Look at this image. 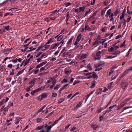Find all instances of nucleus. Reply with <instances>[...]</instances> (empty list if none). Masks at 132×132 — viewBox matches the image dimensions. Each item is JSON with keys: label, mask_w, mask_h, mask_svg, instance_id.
I'll use <instances>...</instances> for the list:
<instances>
[{"label": "nucleus", "mask_w": 132, "mask_h": 132, "mask_svg": "<svg viewBox=\"0 0 132 132\" xmlns=\"http://www.w3.org/2000/svg\"><path fill=\"white\" fill-rule=\"evenodd\" d=\"M11 79L12 78L11 77L6 78V80L9 82H10L11 81Z\"/></svg>", "instance_id": "nucleus-59"}, {"label": "nucleus", "mask_w": 132, "mask_h": 132, "mask_svg": "<svg viewBox=\"0 0 132 132\" xmlns=\"http://www.w3.org/2000/svg\"><path fill=\"white\" fill-rule=\"evenodd\" d=\"M122 15L120 16V20H122V19H123L125 17V14L122 13H121Z\"/></svg>", "instance_id": "nucleus-33"}, {"label": "nucleus", "mask_w": 132, "mask_h": 132, "mask_svg": "<svg viewBox=\"0 0 132 132\" xmlns=\"http://www.w3.org/2000/svg\"><path fill=\"white\" fill-rule=\"evenodd\" d=\"M47 126V124H45L41 126H37V127L35 128V130H41L42 129H43L44 128H46Z\"/></svg>", "instance_id": "nucleus-3"}, {"label": "nucleus", "mask_w": 132, "mask_h": 132, "mask_svg": "<svg viewBox=\"0 0 132 132\" xmlns=\"http://www.w3.org/2000/svg\"><path fill=\"white\" fill-rule=\"evenodd\" d=\"M91 11V10L90 9H89L88 11H87L86 13L85 14V16L84 17L86 16L87 14L89 13Z\"/></svg>", "instance_id": "nucleus-57"}, {"label": "nucleus", "mask_w": 132, "mask_h": 132, "mask_svg": "<svg viewBox=\"0 0 132 132\" xmlns=\"http://www.w3.org/2000/svg\"><path fill=\"white\" fill-rule=\"evenodd\" d=\"M104 64V63H97L94 64L95 68H98L100 67L102 65Z\"/></svg>", "instance_id": "nucleus-14"}, {"label": "nucleus", "mask_w": 132, "mask_h": 132, "mask_svg": "<svg viewBox=\"0 0 132 132\" xmlns=\"http://www.w3.org/2000/svg\"><path fill=\"white\" fill-rule=\"evenodd\" d=\"M72 72V71L71 70H65V73L66 74H70Z\"/></svg>", "instance_id": "nucleus-34"}, {"label": "nucleus", "mask_w": 132, "mask_h": 132, "mask_svg": "<svg viewBox=\"0 0 132 132\" xmlns=\"http://www.w3.org/2000/svg\"><path fill=\"white\" fill-rule=\"evenodd\" d=\"M55 124L53 123L50 126H48V125L47 124V127H48V130H51V128L54 126Z\"/></svg>", "instance_id": "nucleus-15"}, {"label": "nucleus", "mask_w": 132, "mask_h": 132, "mask_svg": "<svg viewBox=\"0 0 132 132\" xmlns=\"http://www.w3.org/2000/svg\"><path fill=\"white\" fill-rule=\"evenodd\" d=\"M47 62H42V63H40L39 64L37 65L36 67V68L38 69L40 68L41 67H42Z\"/></svg>", "instance_id": "nucleus-7"}, {"label": "nucleus", "mask_w": 132, "mask_h": 132, "mask_svg": "<svg viewBox=\"0 0 132 132\" xmlns=\"http://www.w3.org/2000/svg\"><path fill=\"white\" fill-rule=\"evenodd\" d=\"M131 108H132V106H128L127 107H124L123 108V111L122 112H123L126 109H128Z\"/></svg>", "instance_id": "nucleus-41"}, {"label": "nucleus", "mask_w": 132, "mask_h": 132, "mask_svg": "<svg viewBox=\"0 0 132 132\" xmlns=\"http://www.w3.org/2000/svg\"><path fill=\"white\" fill-rule=\"evenodd\" d=\"M48 44H47V43L44 46H43V47H44L45 48V49H43V50H46L47 49L49 48L50 45H48Z\"/></svg>", "instance_id": "nucleus-27"}, {"label": "nucleus", "mask_w": 132, "mask_h": 132, "mask_svg": "<svg viewBox=\"0 0 132 132\" xmlns=\"http://www.w3.org/2000/svg\"><path fill=\"white\" fill-rule=\"evenodd\" d=\"M68 82V80L67 79L64 78L63 80L61 81V82L62 84L66 83Z\"/></svg>", "instance_id": "nucleus-32"}, {"label": "nucleus", "mask_w": 132, "mask_h": 132, "mask_svg": "<svg viewBox=\"0 0 132 132\" xmlns=\"http://www.w3.org/2000/svg\"><path fill=\"white\" fill-rule=\"evenodd\" d=\"M43 47V45H41L40 46H39L38 47L37 49L36 50V51H39L40 49H42V48Z\"/></svg>", "instance_id": "nucleus-40"}, {"label": "nucleus", "mask_w": 132, "mask_h": 132, "mask_svg": "<svg viewBox=\"0 0 132 132\" xmlns=\"http://www.w3.org/2000/svg\"><path fill=\"white\" fill-rule=\"evenodd\" d=\"M87 56L88 55L87 54H83L80 56L79 57V59L80 60H81L86 58Z\"/></svg>", "instance_id": "nucleus-8"}, {"label": "nucleus", "mask_w": 132, "mask_h": 132, "mask_svg": "<svg viewBox=\"0 0 132 132\" xmlns=\"http://www.w3.org/2000/svg\"><path fill=\"white\" fill-rule=\"evenodd\" d=\"M56 82V80L54 79L53 81L52 82V84L53 85H51L50 86V88L51 89H53L55 85V83Z\"/></svg>", "instance_id": "nucleus-13"}, {"label": "nucleus", "mask_w": 132, "mask_h": 132, "mask_svg": "<svg viewBox=\"0 0 132 132\" xmlns=\"http://www.w3.org/2000/svg\"><path fill=\"white\" fill-rule=\"evenodd\" d=\"M115 57V56H107L106 57V59H112L114 58Z\"/></svg>", "instance_id": "nucleus-49"}, {"label": "nucleus", "mask_w": 132, "mask_h": 132, "mask_svg": "<svg viewBox=\"0 0 132 132\" xmlns=\"http://www.w3.org/2000/svg\"><path fill=\"white\" fill-rule=\"evenodd\" d=\"M91 95L89 93V94H87V95L86 96V101L88 98L89 97V96Z\"/></svg>", "instance_id": "nucleus-53"}, {"label": "nucleus", "mask_w": 132, "mask_h": 132, "mask_svg": "<svg viewBox=\"0 0 132 132\" xmlns=\"http://www.w3.org/2000/svg\"><path fill=\"white\" fill-rule=\"evenodd\" d=\"M18 60V59L16 58L15 60H13L11 61H12L14 63H16L17 62Z\"/></svg>", "instance_id": "nucleus-52"}, {"label": "nucleus", "mask_w": 132, "mask_h": 132, "mask_svg": "<svg viewBox=\"0 0 132 132\" xmlns=\"http://www.w3.org/2000/svg\"><path fill=\"white\" fill-rule=\"evenodd\" d=\"M57 94L56 93H53L52 96L53 97H55L57 96Z\"/></svg>", "instance_id": "nucleus-45"}, {"label": "nucleus", "mask_w": 132, "mask_h": 132, "mask_svg": "<svg viewBox=\"0 0 132 132\" xmlns=\"http://www.w3.org/2000/svg\"><path fill=\"white\" fill-rule=\"evenodd\" d=\"M35 79L34 78L32 80L30 81L29 83V84H32L33 85H34V83L35 81Z\"/></svg>", "instance_id": "nucleus-18"}, {"label": "nucleus", "mask_w": 132, "mask_h": 132, "mask_svg": "<svg viewBox=\"0 0 132 132\" xmlns=\"http://www.w3.org/2000/svg\"><path fill=\"white\" fill-rule=\"evenodd\" d=\"M71 124H69L68 125L66 126L65 128V130L63 131V132H65V130L68 128L69 127L71 126Z\"/></svg>", "instance_id": "nucleus-36"}, {"label": "nucleus", "mask_w": 132, "mask_h": 132, "mask_svg": "<svg viewBox=\"0 0 132 132\" xmlns=\"http://www.w3.org/2000/svg\"><path fill=\"white\" fill-rule=\"evenodd\" d=\"M5 100L4 99H3L0 102V106L3 104L5 102Z\"/></svg>", "instance_id": "nucleus-35"}, {"label": "nucleus", "mask_w": 132, "mask_h": 132, "mask_svg": "<svg viewBox=\"0 0 132 132\" xmlns=\"http://www.w3.org/2000/svg\"><path fill=\"white\" fill-rule=\"evenodd\" d=\"M85 7L84 6L83 7H80L79 8V12H80L81 11H83L85 9Z\"/></svg>", "instance_id": "nucleus-21"}, {"label": "nucleus", "mask_w": 132, "mask_h": 132, "mask_svg": "<svg viewBox=\"0 0 132 132\" xmlns=\"http://www.w3.org/2000/svg\"><path fill=\"white\" fill-rule=\"evenodd\" d=\"M110 72H109V75H111V74L113 73L114 71V70L112 69H110Z\"/></svg>", "instance_id": "nucleus-46"}, {"label": "nucleus", "mask_w": 132, "mask_h": 132, "mask_svg": "<svg viewBox=\"0 0 132 132\" xmlns=\"http://www.w3.org/2000/svg\"><path fill=\"white\" fill-rule=\"evenodd\" d=\"M60 45L59 43H56L54 45L53 44L50 47V49H53L55 48H57V47H58Z\"/></svg>", "instance_id": "nucleus-6"}, {"label": "nucleus", "mask_w": 132, "mask_h": 132, "mask_svg": "<svg viewBox=\"0 0 132 132\" xmlns=\"http://www.w3.org/2000/svg\"><path fill=\"white\" fill-rule=\"evenodd\" d=\"M60 87V84H57L56 85L54 88V89L55 90H57Z\"/></svg>", "instance_id": "nucleus-26"}, {"label": "nucleus", "mask_w": 132, "mask_h": 132, "mask_svg": "<svg viewBox=\"0 0 132 132\" xmlns=\"http://www.w3.org/2000/svg\"><path fill=\"white\" fill-rule=\"evenodd\" d=\"M42 59L40 57L39 58H38L37 59V62H41V61L42 60Z\"/></svg>", "instance_id": "nucleus-60"}, {"label": "nucleus", "mask_w": 132, "mask_h": 132, "mask_svg": "<svg viewBox=\"0 0 132 132\" xmlns=\"http://www.w3.org/2000/svg\"><path fill=\"white\" fill-rule=\"evenodd\" d=\"M107 27H104L102 28L101 29V31L103 32H105V28H106Z\"/></svg>", "instance_id": "nucleus-56"}, {"label": "nucleus", "mask_w": 132, "mask_h": 132, "mask_svg": "<svg viewBox=\"0 0 132 132\" xmlns=\"http://www.w3.org/2000/svg\"><path fill=\"white\" fill-rule=\"evenodd\" d=\"M98 126L96 125H91V127L93 128L94 130H95L98 127Z\"/></svg>", "instance_id": "nucleus-22"}, {"label": "nucleus", "mask_w": 132, "mask_h": 132, "mask_svg": "<svg viewBox=\"0 0 132 132\" xmlns=\"http://www.w3.org/2000/svg\"><path fill=\"white\" fill-rule=\"evenodd\" d=\"M120 10L118 9H116L115 12H114L115 16H116L117 15V14H118L120 13Z\"/></svg>", "instance_id": "nucleus-28"}, {"label": "nucleus", "mask_w": 132, "mask_h": 132, "mask_svg": "<svg viewBox=\"0 0 132 132\" xmlns=\"http://www.w3.org/2000/svg\"><path fill=\"white\" fill-rule=\"evenodd\" d=\"M111 11L112 10L111 9L108 10L105 15V17H108L109 16V18L113 17L114 14L113 13H111Z\"/></svg>", "instance_id": "nucleus-2"}, {"label": "nucleus", "mask_w": 132, "mask_h": 132, "mask_svg": "<svg viewBox=\"0 0 132 132\" xmlns=\"http://www.w3.org/2000/svg\"><path fill=\"white\" fill-rule=\"evenodd\" d=\"M74 79V78H73L72 77L71 78V79H70V83H72V82H73Z\"/></svg>", "instance_id": "nucleus-61"}, {"label": "nucleus", "mask_w": 132, "mask_h": 132, "mask_svg": "<svg viewBox=\"0 0 132 132\" xmlns=\"http://www.w3.org/2000/svg\"><path fill=\"white\" fill-rule=\"evenodd\" d=\"M69 84H66L64 85L63 87L62 88V89H64L68 86L69 85Z\"/></svg>", "instance_id": "nucleus-55"}, {"label": "nucleus", "mask_w": 132, "mask_h": 132, "mask_svg": "<svg viewBox=\"0 0 132 132\" xmlns=\"http://www.w3.org/2000/svg\"><path fill=\"white\" fill-rule=\"evenodd\" d=\"M114 50V48L112 47H111L109 49H108V51L110 52H112Z\"/></svg>", "instance_id": "nucleus-48"}, {"label": "nucleus", "mask_w": 132, "mask_h": 132, "mask_svg": "<svg viewBox=\"0 0 132 132\" xmlns=\"http://www.w3.org/2000/svg\"><path fill=\"white\" fill-rule=\"evenodd\" d=\"M128 70H126L122 73V74L120 76L119 78V81H120L121 80L122 78L125 75H127L128 73Z\"/></svg>", "instance_id": "nucleus-5"}, {"label": "nucleus", "mask_w": 132, "mask_h": 132, "mask_svg": "<svg viewBox=\"0 0 132 132\" xmlns=\"http://www.w3.org/2000/svg\"><path fill=\"white\" fill-rule=\"evenodd\" d=\"M125 104V103H121L119 105L120 108H121L123 107Z\"/></svg>", "instance_id": "nucleus-38"}, {"label": "nucleus", "mask_w": 132, "mask_h": 132, "mask_svg": "<svg viewBox=\"0 0 132 132\" xmlns=\"http://www.w3.org/2000/svg\"><path fill=\"white\" fill-rule=\"evenodd\" d=\"M120 53V51H117L115 52H114L113 53H110L109 54H112L113 55L115 56H116L117 55Z\"/></svg>", "instance_id": "nucleus-12"}, {"label": "nucleus", "mask_w": 132, "mask_h": 132, "mask_svg": "<svg viewBox=\"0 0 132 132\" xmlns=\"http://www.w3.org/2000/svg\"><path fill=\"white\" fill-rule=\"evenodd\" d=\"M82 36V35H81V34H79L78 36L77 37L76 40L79 42Z\"/></svg>", "instance_id": "nucleus-25"}, {"label": "nucleus", "mask_w": 132, "mask_h": 132, "mask_svg": "<svg viewBox=\"0 0 132 132\" xmlns=\"http://www.w3.org/2000/svg\"><path fill=\"white\" fill-rule=\"evenodd\" d=\"M91 29L90 28L88 25H86L85 26V30H89Z\"/></svg>", "instance_id": "nucleus-30"}, {"label": "nucleus", "mask_w": 132, "mask_h": 132, "mask_svg": "<svg viewBox=\"0 0 132 132\" xmlns=\"http://www.w3.org/2000/svg\"><path fill=\"white\" fill-rule=\"evenodd\" d=\"M20 120L19 119H16L15 120V121L14 122V123L15 124H18Z\"/></svg>", "instance_id": "nucleus-50"}, {"label": "nucleus", "mask_w": 132, "mask_h": 132, "mask_svg": "<svg viewBox=\"0 0 132 132\" xmlns=\"http://www.w3.org/2000/svg\"><path fill=\"white\" fill-rule=\"evenodd\" d=\"M63 36L61 35L58 37L57 39V40L58 41H59L62 39L63 38Z\"/></svg>", "instance_id": "nucleus-24"}, {"label": "nucleus", "mask_w": 132, "mask_h": 132, "mask_svg": "<svg viewBox=\"0 0 132 132\" xmlns=\"http://www.w3.org/2000/svg\"><path fill=\"white\" fill-rule=\"evenodd\" d=\"M101 52L100 51H98V52H97L96 53V56L98 57L97 58V60H100V59L101 58Z\"/></svg>", "instance_id": "nucleus-9"}, {"label": "nucleus", "mask_w": 132, "mask_h": 132, "mask_svg": "<svg viewBox=\"0 0 132 132\" xmlns=\"http://www.w3.org/2000/svg\"><path fill=\"white\" fill-rule=\"evenodd\" d=\"M65 98H61L58 101V103L59 104H60L63 101H65Z\"/></svg>", "instance_id": "nucleus-17"}, {"label": "nucleus", "mask_w": 132, "mask_h": 132, "mask_svg": "<svg viewBox=\"0 0 132 132\" xmlns=\"http://www.w3.org/2000/svg\"><path fill=\"white\" fill-rule=\"evenodd\" d=\"M125 40L124 41L123 43L120 45V47H123L125 46L126 45H125Z\"/></svg>", "instance_id": "nucleus-39"}, {"label": "nucleus", "mask_w": 132, "mask_h": 132, "mask_svg": "<svg viewBox=\"0 0 132 132\" xmlns=\"http://www.w3.org/2000/svg\"><path fill=\"white\" fill-rule=\"evenodd\" d=\"M103 92L102 89L101 88H100L96 90L95 92L96 94L98 95L100 93Z\"/></svg>", "instance_id": "nucleus-11"}, {"label": "nucleus", "mask_w": 132, "mask_h": 132, "mask_svg": "<svg viewBox=\"0 0 132 132\" xmlns=\"http://www.w3.org/2000/svg\"><path fill=\"white\" fill-rule=\"evenodd\" d=\"M91 84L92 85L90 87L91 88H93L95 87V80L93 81L91 83Z\"/></svg>", "instance_id": "nucleus-19"}, {"label": "nucleus", "mask_w": 132, "mask_h": 132, "mask_svg": "<svg viewBox=\"0 0 132 132\" xmlns=\"http://www.w3.org/2000/svg\"><path fill=\"white\" fill-rule=\"evenodd\" d=\"M66 5V7H68V6L70 5L71 4V3H70L69 2L68 3H64Z\"/></svg>", "instance_id": "nucleus-43"}, {"label": "nucleus", "mask_w": 132, "mask_h": 132, "mask_svg": "<svg viewBox=\"0 0 132 132\" xmlns=\"http://www.w3.org/2000/svg\"><path fill=\"white\" fill-rule=\"evenodd\" d=\"M47 96V95L46 93H42L41 95V97L40 101L43 100L44 98H46Z\"/></svg>", "instance_id": "nucleus-10"}, {"label": "nucleus", "mask_w": 132, "mask_h": 132, "mask_svg": "<svg viewBox=\"0 0 132 132\" xmlns=\"http://www.w3.org/2000/svg\"><path fill=\"white\" fill-rule=\"evenodd\" d=\"M43 119L41 118H38L36 119V122L37 123L41 122H42Z\"/></svg>", "instance_id": "nucleus-29"}, {"label": "nucleus", "mask_w": 132, "mask_h": 132, "mask_svg": "<svg viewBox=\"0 0 132 132\" xmlns=\"http://www.w3.org/2000/svg\"><path fill=\"white\" fill-rule=\"evenodd\" d=\"M121 37V35H119L116 36V39H118L120 38Z\"/></svg>", "instance_id": "nucleus-63"}, {"label": "nucleus", "mask_w": 132, "mask_h": 132, "mask_svg": "<svg viewBox=\"0 0 132 132\" xmlns=\"http://www.w3.org/2000/svg\"><path fill=\"white\" fill-rule=\"evenodd\" d=\"M109 1H105L104 2V4L105 6L109 4Z\"/></svg>", "instance_id": "nucleus-42"}, {"label": "nucleus", "mask_w": 132, "mask_h": 132, "mask_svg": "<svg viewBox=\"0 0 132 132\" xmlns=\"http://www.w3.org/2000/svg\"><path fill=\"white\" fill-rule=\"evenodd\" d=\"M10 26H5L4 27V29L7 31H8L9 30Z\"/></svg>", "instance_id": "nucleus-58"}, {"label": "nucleus", "mask_w": 132, "mask_h": 132, "mask_svg": "<svg viewBox=\"0 0 132 132\" xmlns=\"http://www.w3.org/2000/svg\"><path fill=\"white\" fill-rule=\"evenodd\" d=\"M85 75L86 76H88L87 78V79H90L92 78H96L97 79L98 78V76L95 72H93L92 73V72H88Z\"/></svg>", "instance_id": "nucleus-1"}, {"label": "nucleus", "mask_w": 132, "mask_h": 132, "mask_svg": "<svg viewBox=\"0 0 132 132\" xmlns=\"http://www.w3.org/2000/svg\"><path fill=\"white\" fill-rule=\"evenodd\" d=\"M73 38V37H71L70 38V39H69L67 44V46H68V44H69L72 42Z\"/></svg>", "instance_id": "nucleus-31"}, {"label": "nucleus", "mask_w": 132, "mask_h": 132, "mask_svg": "<svg viewBox=\"0 0 132 132\" xmlns=\"http://www.w3.org/2000/svg\"><path fill=\"white\" fill-rule=\"evenodd\" d=\"M103 69V68L102 67H101L100 68H96L95 69V71H99L100 70H102Z\"/></svg>", "instance_id": "nucleus-44"}, {"label": "nucleus", "mask_w": 132, "mask_h": 132, "mask_svg": "<svg viewBox=\"0 0 132 132\" xmlns=\"http://www.w3.org/2000/svg\"><path fill=\"white\" fill-rule=\"evenodd\" d=\"M42 89V87H39L35 90L32 91L31 92V94L32 95H34V94L36 92L41 90Z\"/></svg>", "instance_id": "nucleus-4"}, {"label": "nucleus", "mask_w": 132, "mask_h": 132, "mask_svg": "<svg viewBox=\"0 0 132 132\" xmlns=\"http://www.w3.org/2000/svg\"><path fill=\"white\" fill-rule=\"evenodd\" d=\"M82 116L81 114H77L76 116V118H79L80 117Z\"/></svg>", "instance_id": "nucleus-51"}, {"label": "nucleus", "mask_w": 132, "mask_h": 132, "mask_svg": "<svg viewBox=\"0 0 132 132\" xmlns=\"http://www.w3.org/2000/svg\"><path fill=\"white\" fill-rule=\"evenodd\" d=\"M67 18H66L70 19V16H69V12H68L66 14Z\"/></svg>", "instance_id": "nucleus-47"}, {"label": "nucleus", "mask_w": 132, "mask_h": 132, "mask_svg": "<svg viewBox=\"0 0 132 132\" xmlns=\"http://www.w3.org/2000/svg\"><path fill=\"white\" fill-rule=\"evenodd\" d=\"M54 38H50V40L47 42V44H48L50 43H52L54 42V40H53Z\"/></svg>", "instance_id": "nucleus-16"}, {"label": "nucleus", "mask_w": 132, "mask_h": 132, "mask_svg": "<svg viewBox=\"0 0 132 132\" xmlns=\"http://www.w3.org/2000/svg\"><path fill=\"white\" fill-rule=\"evenodd\" d=\"M87 68L90 70H92L93 68L90 63L88 64L87 65Z\"/></svg>", "instance_id": "nucleus-23"}, {"label": "nucleus", "mask_w": 132, "mask_h": 132, "mask_svg": "<svg viewBox=\"0 0 132 132\" xmlns=\"http://www.w3.org/2000/svg\"><path fill=\"white\" fill-rule=\"evenodd\" d=\"M106 10V9L105 8H104L103 10L102 11L101 15L102 16H104Z\"/></svg>", "instance_id": "nucleus-20"}, {"label": "nucleus", "mask_w": 132, "mask_h": 132, "mask_svg": "<svg viewBox=\"0 0 132 132\" xmlns=\"http://www.w3.org/2000/svg\"><path fill=\"white\" fill-rule=\"evenodd\" d=\"M5 66V65H0V68L1 69H3L4 67Z\"/></svg>", "instance_id": "nucleus-62"}, {"label": "nucleus", "mask_w": 132, "mask_h": 132, "mask_svg": "<svg viewBox=\"0 0 132 132\" xmlns=\"http://www.w3.org/2000/svg\"><path fill=\"white\" fill-rule=\"evenodd\" d=\"M82 105V102H80L76 106L79 108Z\"/></svg>", "instance_id": "nucleus-37"}, {"label": "nucleus", "mask_w": 132, "mask_h": 132, "mask_svg": "<svg viewBox=\"0 0 132 132\" xmlns=\"http://www.w3.org/2000/svg\"><path fill=\"white\" fill-rule=\"evenodd\" d=\"M102 40H103V41L102 42H100V43H101L102 45H103L104 43L106 41V40L104 39H102Z\"/></svg>", "instance_id": "nucleus-54"}, {"label": "nucleus", "mask_w": 132, "mask_h": 132, "mask_svg": "<svg viewBox=\"0 0 132 132\" xmlns=\"http://www.w3.org/2000/svg\"><path fill=\"white\" fill-rule=\"evenodd\" d=\"M56 58L55 57H52L50 60V61H54L56 60Z\"/></svg>", "instance_id": "nucleus-64"}]
</instances>
